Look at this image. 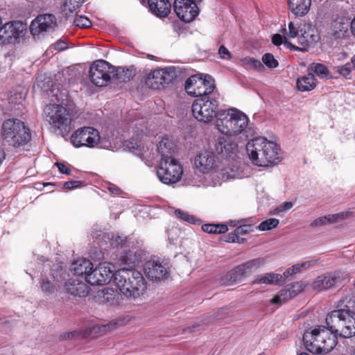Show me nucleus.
Here are the masks:
<instances>
[{
	"mask_svg": "<svg viewBox=\"0 0 355 355\" xmlns=\"http://www.w3.org/2000/svg\"><path fill=\"white\" fill-rule=\"evenodd\" d=\"M122 261L125 264L134 263L135 261V256L133 254L125 255L123 257Z\"/></svg>",
	"mask_w": 355,
	"mask_h": 355,
	"instance_id": "nucleus-59",
	"label": "nucleus"
},
{
	"mask_svg": "<svg viewBox=\"0 0 355 355\" xmlns=\"http://www.w3.org/2000/svg\"><path fill=\"white\" fill-rule=\"evenodd\" d=\"M53 46L58 51H61L67 49L68 48V44L65 41L59 40L53 45Z\"/></svg>",
	"mask_w": 355,
	"mask_h": 355,
	"instance_id": "nucleus-55",
	"label": "nucleus"
},
{
	"mask_svg": "<svg viewBox=\"0 0 355 355\" xmlns=\"http://www.w3.org/2000/svg\"><path fill=\"white\" fill-rule=\"evenodd\" d=\"M89 78L96 86H106L114 78V67L105 60H97L90 67Z\"/></svg>",
	"mask_w": 355,
	"mask_h": 355,
	"instance_id": "nucleus-12",
	"label": "nucleus"
},
{
	"mask_svg": "<svg viewBox=\"0 0 355 355\" xmlns=\"http://www.w3.org/2000/svg\"><path fill=\"white\" fill-rule=\"evenodd\" d=\"M218 102L215 94H211L196 99L192 105V113L198 121L208 123L216 116L218 117Z\"/></svg>",
	"mask_w": 355,
	"mask_h": 355,
	"instance_id": "nucleus-9",
	"label": "nucleus"
},
{
	"mask_svg": "<svg viewBox=\"0 0 355 355\" xmlns=\"http://www.w3.org/2000/svg\"><path fill=\"white\" fill-rule=\"evenodd\" d=\"M337 308L327 315V325L340 337L355 336V296L349 295L340 300Z\"/></svg>",
	"mask_w": 355,
	"mask_h": 355,
	"instance_id": "nucleus-1",
	"label": "nucleus"
},
{
	"mask_svg": "<svg viewBox=\"0 0 355 355\" xmlns=\"http://www.w3.org/2000/svg\"><path fill=\"white\" fill-rule=\"evenodd\" d=\"M109 263H100L97 267L91 268L85 281L91 285H103L110 282L114 276V270Z\"/></svg>",
	"mask_w": 355,
	"mask_h": 355,
	"instance_id": "nucleus-18",
	"label": "nucleus"
},
{
	"mask_svg": "<svg viewBox=\"0 0 355 355\" xmlns=\"http://www.w3.org/2000/svg\"><path fill=\"white\" fill-rule=\"evenodd\" d=\"M347 216V213L341 212L339 214H331L318 217L311 221L310 226L312 227L323 226L338 222L339 220L345 218Z\"/></svg>",
	"mask_w": 355,
	"mask_h": 355,
	"instance_id": "nucleus-31",
	"label": "nucleus"
},
{
	"mask_svg": "<svg viewBox=\"0 0 355 355\" xmlns=\"http://www.w3.org/2000/svg\"><path fill=\"white\" fill-rule=\"evenodd\" d=\"M65 288L69 294L78 297H85L89 293V287L78 278L70 279L65 284Z\"/></svg>",
	"mask_w": 355,
	"mask_h": 355,
	"instance_id": "nucleus-25",
	"label": "nucleus"
},
{
	"mask_svg": "<svg viewBox=\"0 0 355 355\" xmlns=\"http://www.w3.org/2000/svg\"><path fill=\"white\" fill-rule=\"evenodd\" d=\"M279 220L276 218H269L261 222L258 228L261 231L270 230L279 225Z\"/></svg>",
	"mask_w": 355,
	"mask_h": 355,
	"instance_id": "nucleus-44",
	"label": "nucleus"
},
{
	"mask_svg": "<svg viewBox=\"0 0 355 355\" xmlns=\"http://www.w3.org/2000/svg\"><path fill=\"white\" fill-rule=\"evenodd\" d=\"M350 29H351V33H352V35L355 37V17L351 21Z\"/></svg>",
	"mask_w": 355,
	"mask_h": 355,
	"instance_id": "nucleus-64",
	"label": "nucleus"
},
{
	"mask_svg": "<svg viewBox=\"0 0 355 355\" xmlns=\"http://www.w3.org/2000/svg\"><path fill=\"white\" fill-rule=\"evenodd\" d=\"M148 5L151 12L159 17H166L171 8L168 0H148Z\"/></svg>",
	"mask_w": 355,
	"mask_h": 355,
	"instance_id": "nucleus-26",
	"label": "nucleus"
},
{
	"mask_svg": "<svg viewBox=\"0 0 355 355\" xmlns=\"http://www.w3.org/2000/svg\"><path fill=\"white\" fill-rule=\"evenodd\" d=\"M174 214L178 218L188 222L191 224H197L200 223V220L196 218L195 216L181 209H176Z\"/></svg>",
	"mask_w": 355,
	"mask_h": 355,
	"instance_id": "nucleus-43",
	"label": "nucleus"
},
{
	"mask_svg": "<svg viewBox=\"0 0 355 355\" xmlns=\"http://www.w3.org/2000/svg\"><path fill=\"white\" fill-rule=\"evenodd\" d=\"M93 263L88 259H80L73 261L71 266V270L73 272L75 275L87 276Z\"/></svg>",
	"mask_w": 355,
	"mask_h": 355,
	"instance_id": "nucleus-29",
	"label": "nucleus"
},
{
	"mask_svg": "<svg viewBox=\"0 0 355 355\" xmlns=\"http://www.w3.org/2000/svg\"><path fill=\"white\" fill-rule=\"evenodd\" d=\"M309 72L315 73L322 78H327L329 76V69L326 66L320 63H312L308 67Z\"/></svg>",
	"mask_w": 355,
	"mask_h": 355,
	"instance_id": "nucleus-38",
	"label": "nucleus"
},
{
	"mask_svg": "<svg viewBox=\"0 0 355 355\" xmlns=\"http://www.w3.org/2000/svg\"><path fill=\"white\" fill-rule=\"evenodd\" d=\"M40 288L44 293H53L57 286V283L51 282L47 277H42L40 281Z\"/></svg>",
	"mask_w": 355,
	"mask_h": 355,
	"instance_id": "nucleus-42",
	"label": "nucleus"
},
{
	"mask_svg": "<svg viewBox=\"0 0 355 355\" xmlns=\"http://www.w3.org/2000/svg\"><path fill=\"white\" fill-rule=\"evenodd\" d=\"M228 239L230 241L232 242L240 243V236L239 234H235V230L233 232H231L228 234Z\"/></svg>",
	"mask_w": 355,
	"mask_h": 355,
	"instance_id": "nucleus-60",
	"label": "nucleus"
},
{
	"mask_svg": "<svg viewBox=\"0 0 355 355\" xmlns=\"http://www.w3.org/2000/svg\"><path fill=\"white\" fill-rule=\"evenodd\" d=\"M119 294L116 293L113 289L111 288H105L102 290L99 296H101L103 300V302L114 304L118 302L116 298H118Z\"/></svg>",
	"mask_w": 355,
	"mask_h": 355,
	"instance_id": "nucleus-41",
	"label": "nucleus"
},
{
	"mask_svg": "<svg viewBox=\"0 0 355 355\" xmlns=\"http://www.w3.org/2000/svg\"><path fill=\"white\" fill-rule=\"evenodd\" d=\"M244 65L255 69H261L263 68L262 63L254 58L247 57L242 60Z\"/></svg>",
	"mask_w": 355,
	"mask_h": 355,
	"instance_id": "nucleus-46",
	"label": "nucleus"
},
{
	"mask_svg": "<svg viewBox=\"0 0 355 355\" xmlns=\"http://www.w3.org/2000/svg\"><path fill=\"white\" fill-rule=\"evenodd\" d=\"M83 185V182L81 181H69L64 184V189L66 190H72L78 188Z\"/></svg>",
	"mask_w": 355,
	"mask_h": 355,
	"instance_id": "nucleus-51",
	"label": "nucleus"
},
{
	"mask_svg": "<svg viewBox=\"0 0 355 355\" xmlns=\"http://www.w3.org/2000/svg\"><path fill=\"white\" fill-rule=\"evenodd\" d=\"M108 189L110 190V191L112 193H114V194H119V193H121V189L119 188L116 187L114 185H112V186L109 187Z\"/></svg>",
	"mask_w": 355,
	"mask_h": 355,
	"instance_id": "nucleus-61",
	"label": "nucleus"
},
{
	"mask_svg": "<svg viewBox=\"0 0 355 355\" xmlns=\"http://www.w3.org/2000/svg\"><path fill=\"white\" fill-rule=\"evenodd\" d=\"M218 54L222 59L229 60L231 58V53L224 46H220L218 49Z\"/></svg>",
	"mask_w": 355,
	"mask_h": 355,
	"instance_id": "nucleus-54",
	"label": "nucleus"
},
{
	"mask_svg": "<svg viewBox=\"0 0 355 355\" xmlns=\"http://www.w3.org/2000/svg\"><path fill=\"white\" fill-rule=\"evenodd\" d=\"M349 19L345 16L337 17L331 24V33L336 39L345 37L350 26Z\"/></svg>",
	"mask_w": 355,
	"mask_h": 355,
	"instance_id": "nucleus-24",
	"label": "nucleus"
},
{
	"mask_svg": "<svg viewBox=\"0 0 355 355\" xmlns=\"http://www.w3.org/2000/svg\"><path fill=\"white\" fill-rule=\"evenodd\" d=\"M176 78L173 67H168L151 70L146 78V84L150 88L159 89L168 85Z\"/></svg>",
	"mask_w": 355,
	"mask_h": 355,
	"instance_id": "nucleus-13",
	"label": "nucleus"
},
{
	"mask_svg": "<svg viewBox=\"0 0 355 355\" xmlns=\"http://www.w3.org/2000/svg\"><path fill=\"white\" fill-rule=\"evenodd\" d=\"M1 135L9 145L14 147L23 146L31 139L29 129L18 119H9L3 121Z\"/></svg>",
	"mask_w": 355,
	"mask_h": 355,
	"instance_id": "nucleus-7",
	"label": "nucleus"
},
{
	"mask_svg": "<svg viewBox=\"0 0 355 355\" xmlns=\"http://www.w3.org/2000/svg\"><path fill=\"white\" fill-rule=\"evenodd\" d=\"M301 272H303V269L301 263H300L293 265L292 266L286 269V270L283 273V276L284 278H287L290 276L294 275Z\"/></svg>",
	"mask_w": 355,
	"mask_h": 355,
	"instance_id": "nucleus-48",
	"label": "nucleus"
},
{
	"mask_svg": "<svg viewBox=\"0 0 355 355\" xmlns=\"http://www.w3.org/2000/svg\"><path fill=\"white\" fill-rule=\"evenodd\" d=\"M77 336L78 332L76 331L66 332L60 335L62 340H71L76 338Z\"/></svg>",
	"mask_w": 355,
	"mask_h": 355,
	"instance_id": "nucleus-58",
	"label": "nucleus"
},
{
	"mask_svg": "<svg viewBox=\"0 0 355 355\" xmlns=\"http://www.w3.org/2000/svg\"><path fill=\"white\" fill-rule=\"evenodd\" d=\"M288 5L295 15L304 16L310 9L311 0H288Z\"/></svg>",
	"mask_w": 355,
	"mask_h": 355,
	"instance_id": "nucleus-28",
	"label": "nucleus"
},
{
	"mask_svg": "<svg viewBox=\"0 0 355 355\" xmlns=\"http://www.w3.org/2000/svg\"><path fill=\"white\" fill-rule=\"evenodd\" d=\"M115 324H107L106 325H103L101 327H95L94 328V330L96 331V329H98L101 331L102 334H105L109 331H111L114 328Z\"/></svg>",
	"mask_w": 355,
	"mask_h": 355,
	"instance_id": "nucleus-57",
	"label": "nucleus"
},
{
	"mask_svg": "<svg viewBox=\"0 0 355 355\" xmlns=\"http://www.w3.org/2000/svg\"><path fill=\"white\" fill-rule=\"evenodd\" d=\"M146 138V135L142 131L137 132L127 141V147L130 150H135L139 153L142 152L145 148Z\"/></svg>",
	"mask_w": 355,
	"mask_h": 355,
	"instance_id": "nucleus-32",
	"label": "nucleus"
},
{
	"mask_svg": "<svg viewBox=\"0 0 355 355\" xmlns=\"http://www.w3.org/2000/svg\"><path fill=\"white\" fill-rule=\"evenodd\" d=\"M288 31L286 28L283 31L285 32L284 39L286 40V37L290 38H298V42L303 46H307L315 41L313 30L311 26L302 24L300 21H291L288 26Z\"/></svg>",
	"mask_w": 355,
	"mask_h": 355,
	"instance_id": "nucleus-14",
	"label": "nucleus"
},
{
	"mask_svg": "<svg viewBox=\"0 0 355 355\" xmlns=\"http://www.w3.org/2000/svg\"><path fill=\"white\" fill-rule=\"evenodd\" d=\"M74 114L73 108L64 104H49L44 109V118L50 128L62 137L69 132Z\"/></svg>",
	"mask_w": 355,
	"mask_h": 355,
	"instance_id": "nucleus-6",
	"label": "nucleus"
},
{
	"mask_svg": "<svg viewBox=\"0 0 355 355\" xmlns=\"http://www.w3.org/2000/svg\"><path fill=\"white\" fill-rule=\"evenodd\" d=\"M203 232L209 234H222L228 230V227L225 224H205L202 226Z\"/></svg>",
	"mask_w": 355,
	"mask_h": 355,
	"instance_id": "nucleus-39",
	"label": "nucleus"
},
{
	"mask_svg": "<svg viewBox=\"0 0 355 355\" xmlns=\"http://www.w3.org/2000/svg\"><path fill=\"white\" fill-rule=\"evenodd\" d=\"M279 147L265 137H256L246 145V151L251 162L257 166L268 167L279 162Z\"/></svg>",
	"mask_w": 355,
	"mask_h": 355,
	"instance_id": "nucleus-2",
	"label": "nucleus"
},
{
	"mask_svg": "<svg viewBox=\"0 0 355 355\" xmlns=\"http://www.w3.org/2000/svg\"><path fill=\"white\" fill-rule=\"evenodd\" d=\"M215 148L222 157L230 158L236 155L238 150V144L231 138L223 136L218 138Z\"/></svg>",
	"mask_w": 355,
	"mask_h": 355,
	"instance_id": "nucleus-23",
	"label": "nucleus"
},
{
	"mask_svg": "<svg viewBox=\"0 0 355 355\" xmlns=\"http://www.w3.org/2000/svg\"><path fill=\"white\" fill-rule=\"evenodd\" d=\"M319 263V259H311L309 261H305L304 262L300 263L303 269V271H305L308 269H310L313 267L317 266Z\"/></svg>",
	"mask_w": 355,
	"mask_h": 355,
	"instance_id": "nucleus-52",
	"label": "nucleus"
},
{
	"mask_svg": "<svg viewBox=\"0 0 355 355\" xmlns=\"http://www.w3.org/2000/svg\"><path fill=\"white\" fill-rule=\"evenodd\" d=\"M338 72L344 77H347L352 72L350 64L347 63L342 66L339 69Z\"/></svg>",
	"mask_w": 355,
	"mask_h": 355,
	"instance_id": "nucleus-56",
	"label": "nucleus"
},
{
	"mask_svg": "<svg viewBox=\"0 0 355 355\" xmlns=\"http://www.w3.org/2000/svg\"><path fill=\"white\" fill-rule=\"evenodd\" d=\"M252 231V227L250 225H241L235 229V234H239V236L241 235H245Z\"/></svg>",
	"mask_w": 355,
	"mask_h": 355,
	"instance_id": "nucleus-49",
	"label": "nucleus"
},
{
	"mask_svg": "<svg viewBox=\"0 0 355 355\" xmlns=\"http://www.w3.org/2000/svg\"><path fill=\"white\" fill-rule=\"evenodd\" d=\"M293 298L289 290L286 286L284 288L282 289L279 294L275 295L272 300L271 303L274 304L281 305L283 303L288 301Z\"/></svg>",
	"mask_w": 355,
	"mask_h": 355,
	"instance_id": "nucleus-40",
	"label": "nucleus"
},
{
	"mask_svg": "<svg viewBox=\"0 0 355 355\" xmlns=\"http://www.w3.org/2000/svg\"><path fill=\"white\" fill-rule=\"evenodd\" d=\"M71 142L76 148H110L112 143L105 137H101L99 132L93 127L87 126L77 129L71 136Z\"/></svg>",
	"mask_w": 355,
	"mask_h": 355,
	"instance_id": "nucleus-8",
	"label": "nucleus"
},
{
	"mask_svg": "<svg viewBox=\"0 0 355 355\" xmlns=\"http://www.w3.org/2000/svg\"><path fill=\"white\" fill-rule=\"evenodd\" d=\"M262 62L270 69H275L278 67V61L271 53H265L262 56Z\"/></svg>",
	"mask_w": 355,
	"mask_h": 355,
	"instance_id": "nucleus-45",
	"label": "nucleus"
},
{
	"mask_svg": "<svg viewBox=\"0 0 355 355\" xmlns=\"http://www.w3.org/2000/svg\"><path fill=\"white\" fill-rule=\"evenodd\" d=\"M6 159V153L4 150L0 147V167L3 164L4 160Z\"/></svg>",
	"mask_w": 355,
	"mask_h": 355,
	"instance_id": "nucleus-62",
	"label": "nucleus"
},
{
	"mask_svg": "<svg viewBox=\"0 0 355 355\" xmlns=\"http://www.w3.org/2000/svg\"><path fill=\"white\" fill-rule=\"evenodd\" d=\"M24 24L19 21L0 25V45L18 43L24 36Z\"/></svg>",
	"mask_w": 355,
	"mask_h": 355,
	"instance_id": "nucleus-16",
	"label": "nucleus"
},
{
	"mask_svg": "<svg viewBox=\"0 0 355 355\" xmlns=\"http://www.w3.org/2000/svg\"><path fill=\"white\" fill-rule=\"evenodd\" d=\"M193 75L190 76L185 83L187 93L193 96H208L214 94L215 88L214 80L209 75Z\"/></svg>",
	"mask_w": 355,
	"mask_h": 355,
	"instance_id": "nucleus-11",
	"label": "nucleus"
},
{
	"mask_svg": "<svg viewBox=\"0 0 355 355\" xmlns=\"http://www.w3.org/2000/svg\"><path fill=\"white\" fill-rule=\"evenodd\" d=\"M57 24L56 19L51 14H43L37 16L30 26L31 34L39 37L43 33L53 30Z\"/></svg>",
	"mask_w": 355,
	"mask_h": 355,
	"instance_id": "nucleus-20",
	"label": "nucleus"
},
{
	"mask_svg": "<svg viewBox=\"0 0 355 355\" xmlns=\"http://www.w3.org/2000/svg\"><path fill=\"white\" fill-rule=\"evenodd\" d=\"M221 179L226 181L231 179L241 178V173L237 165L230 164L224 166L220 172Z\"/></svg>",
	"mask_w": 355,
	"mask_h": 355,
	"instance_id": "nucleus-34",
	"label": "nucleus"
},
{
	"mask_svg": "<svg viewBox=\"0 0 355 355\" xmlns=\"http://www.w3.org/2000/svg\"><path fill=\"white\" fill-rule=\"evenodd\" d=\"M136 74L134 68L119 67L114 69V77L121 82H126L132 79Z\"/></svg>",
	"mask_w": 355,
	"mask_h": 355,
	"instance_id": "nucleus-35",
	"label": "nucleus"
},
{
	"mask_svg": "<svg viewBox=\"0 0 355 355\" xmlns=\"http://www.w3.org/2000/svg\"><path fill=\"white\" fill-rule=\"evenodd\" d=\"M73 24L79 28H88L92 25V22L87 17L78 15L74 18Z\"/></svg>",
	"mask_w": 355,
	"mask_h": 355,
	"instance_id": "nucleus-47",
	"label": "nucleus"
},
{
	"mask_svg": "<svg viewBox=\"0 0 355 355\" xmlns=\"http://www.w3.org/2000/svg\"><path fill=\"white\" fill-rule=\"evenodd\" d=\"M336 334L324 325H315L303 334V341L308 351L314 354L329 353L336 345Z\"/></svg>",
	"mask_w": 355,
	"mask_h": 355,
	"instance_id": "nucleus-3",
	"label": "nucleus"
},
{
	"mask_svg": "<svg viewBox=\"0 0 355 355\" xmlns=\"http://www.w3.org/2000/svg\"><path fill=\"white\" fill-rule=\"evenodd\" d=\"M283 275L275 273V272H267L263 275L257 276L252 282V284H263L266 285L275 284L279 283Z\"/></svg>",
	"mask_w": 355,
	"mask_h": 355,
	"instance_id": "nucleus-33",
	"label": "nucleus"
},
{
	"mask_svg": "<svg viewBox=\"0 0 355 355\" xmlns=\"http://www.w3.org/2000/svg\"><path fill=\"white\" fill-rule=\"evenodd\" d=\"M123 239L121 236H117L116 237V240L113 241L112 245H115V246L117 247L119 245H123Z\"/></svg>",
	"mask_w": 355,
	"mask_h": 355,
	"instance_id": "nucleus-63",
	"label": "nucleus"
},
{
	"mask_svg": "<svg viewBox=\"0 0 355 355\" xmlns=\"http://www.w3.org/2000/svg\"><path fill=\"white\" fill-rule=\"evenodd\" d=\"M85 0H64L63 12L67 17L73 13H76Z\"/></svg>",
	"mask_w": 355,
	"mask_h": 355,
	"instance_id": "nucleus-36",
	"label": "nucleus"
},
{
	"mask_svg": "<svg viewBox=\"0 0 355 355\" xmlns=\"http://www.w3.org/2000/svg\"><path fill=\"white\" fill-rule=\"evenodd\" d=\"M338 277L336 272H327L321 274L309 282V289L317 293L329 290L336 284Z\"/></svg>",
	"mask_w": 355,
	"mask_h": 355,
	"instance_id": "nucleus-21",
	"label": "nucleus"
},
{
	"mask_svg": "<svg viewBox=\"0 0 355 355\" xmlns=\"http://www.w3.org/2000/svg\"><path fill=\"white\" fill-rule=\"evenodd\" d=\"M266 263L265 258H257L238 266L232 270L228 276L230 284H233L242 281L245 277L249 276Z\"/></svg>",
	"mask_w": 355,
	"mask_h": 355,
	"instance_id": "nucleus-17",
	"label": "nucleus"
},
{
	"mask_svg": "<svg viewBox=\"0 0 355 355\" xmlns=\"http://www.w3.org/2000/svg\"><path fill=\"white\" fill-rule=\"evenodd\" d=\"M173 9L177 16L185 22H191L198 15L196 1L191 0H175Z\"/></svg>",
	"mask_w": 355,
	"mask_h": 355,
	"instance_id": "nucleus-19",
	"label": "nucleus"
},
{
	"mask_svg": "<svg viewBox=\"0 0 355 355\" xmlns=\"http://www.w3.org/2000/svg\"><path fill=\"white\" fill-rule=\"evenodd\" d=\"M144 272L146 275L152 280L162 279L168 275L166 264L155 260L146 262Z\"/></svg>",
	"mask_w": 355,
	"mask_h": 355,
	"instance_id": "nucleus-22",
	"label": "nucleus"
},
{
	"mask_svg": "<svg viewBox=\"0 0 355 355\" xmlns=\"http://www.w3.org/2000/svg\"><path fill=\"white\" fill-rule=\"evenodd\" d=\"M248 117L241 111L232 108L218 112L216 128L223 135L236 136L243 135L248 137Z\"/></svg>",
	"mask_w": 355,
	"mask_h": 355,
	"instance_id": "nucleus-5",
	"label": "nucleus"
},
{
	"mask_svg": "<svg viewBox=\"0 0 355 355\" xmlns=\"http://www.w3.org/2000/svg\"><path fill=\"white\" fill-rule=\"evenodd\" d=\"M175 145L168 138H162L157 146V152L160 155V160L175 159L173 154L175 152Z\"/></svg>",
	"mask_w": 355,
	"mask_h": 355,
	"instance_id": "nucleus-27",
	"label": "nucleus"
},
{
	"mask_svg": "<svg viewBox=\"0 0 355 355\" xmlns=\"http://www.w3.org/2000/svg\"><path fill=\"white\" fill-rule=\"evenodd\" d=\"M55 165L58 167L59 171L63 174L69 175L71 173V169L64 163L55 162Z\"/></svg>",
	"mask_w": 355,
	"mask_h": 355,
	"instance_id": "nucleus-53",
	"label": "nucleus"
},
{
	"mask_svg": "<svg viewBox=\"0 0 355 355\" xmlns=\"http://www.w3.org/2000/svg\"><path fill=\"white\" fill-rule=\"evenodd\" d=\"M297 88L300 92H308L313 90L317 86L318 82L311 72L301 76L297 80Z\"/></svg>",
	"mask_w": 355,
	"mask_h": 355,
	"instance_id": "nucleus-30",
	"label": "nucleus"
},
{
	"mask_svg": "<svg viewBox=\"0 0 355 355\" xmlns=\"http://www.w3.org/2000/svg\"><path fill=\"white\" fill-rule=\"evenodd\" d=\"M286 287L289 290L293 297H294L305 289H309V282L303 281L295 282L291 284H288Z\"/></svg>",
	"mask_w": 355,
	"mask_h": 355,
	"instance_id": "nucleus-37",
	"label": "nucleus"
},
{
	"mask_svg": "<svg viewBox=\"0 0 355 355\" xmlns=\"http://www.w3.org/2000/svg\"><path fill=\"white\" fill-rule=\"evenodd\" d=\"M193 164L199 173H211L216 171L218 161L213 151L203 149L197 152L193 158Z\"/></svg>",
	"mask_w": 355,
	"mask_h": 355,
	"instance_id": "nucleus-15",
	"label": "nucleus"
},
{
	"mask_svg": "<svg viewBox=\"0 0 355 355\" xmlns=\"http://www.w3.org/2000/svg\"><path fill=\"white\" fill-rule=\"evenodd\" d=\"M272 42L275 45L279 46L282 43L284 42V44L287 46H290L291 48L295 49L293 45H292L291 43L288 42L286 40L284 39V41L283 40V37L279 34H275L272 36Z\"/></svg>",
	"mask_w": 355,
	"mask_h": 355,
	"instance_id": "nucleus-50",
	"label": "nucleus"
},
{
	"mask_svg": "<svg viewBox=\"0 0 355 355\" xmlns=\"http://www.w3.org/2000/svg\"><path fill=\"white\" fill-rule=\"evenodd\" d=\"M183 175V167L177 159L160 160L157 175L165 184H173L179 182Z\"/></svg>",
	"mask_w": 355,
	"mask_h": 355,
	"instance_id": "nucleus-10",
	"label": "nucleus"
},
{
	"mask_svg": "<svg viewBox=\"0 0 355 355\" xmlns=\"http://www.w3.org/2000/svg\"><path fill=\"white\" fill-rule=\"evenodd\" d=\"M114 278L121 294L127 298H139L146 291V282L142 274L134 268H121L116 272Z\"/></svg>",
	"mask_w": 355,
	"mask_h": 355,
	"instance_id": "nucleus-4",
	"label": "nucleus"
}]
</instances>
